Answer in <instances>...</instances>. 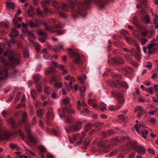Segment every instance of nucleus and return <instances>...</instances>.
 I'll return each instance as SVG.
<instances>
[{"label":"nucleus","instance_id":"f257e3e1","mask_svg":"<svg viewBox=\"0 0 158 158\" xmlns=\"http://www.w3.org/2000/svg\"><path fill=\"white\" fill-rule=\"evenodd\" d=\"M3 55L5 56H8L9 60V61L7 62L2 57H1L0 61L4 64L10 66L20 64V60L19 58V56L18 54L11 50H8L4 53Z\"/></svg>","mask_w":158,"mask_h":158},{"label":"nucleus","instance_id":"f03ea898","mask_svg":"<svg viewBox=\"0 0 158 158\" xmlns=\"http://www.w3.org/2000/svg\"><path fill=\"white\" fill-rule=\"evenodd\" d=\"M81 123L80 121H78L74 125H73L71 127L70 130L67 129L66 127H65V129L67 132L70 131L74 132L80 130L81 128Z\"/></svg>","mask_w":158,"mask_h":158},{"label":"nucleus","instance_id":"7ed1b4c3","mask_svg":"<svg viewBox=\"0 0 158 158\" xmlns=\"http://www.w3.org/2000/svg\"><path fill=\"white\" fill-rule=\"evenodd\" d=\"M11 133L8 132H4L2 127H0V141L2 140L8 139L10 136Z\"/></svg>","mask_w":158,"mask_h":158},{"label":"nucleus","instance_id":"20e7f679","mask_svg":"<svg viewBox=\"0 0 158 158\" xmlns=\"http://www.w3.org/2000/svg\"><path fill=\"white\" fill-rule=\"evenodd\" d=\"M68 52L71 56L74 58V62L76 63H78L80 62V56L78 53H75L71 48H70L68 51Z\"/></svg>","mask_w":158,"mask_h":158},{"label":"nucleus","instance_id":"39448f33","mask_svg":"<svg viewBox=\"0 0 158 158\" xmlns=\"http://www.w3.org/2000/svg\"><path fill=\"white\" fill-rule=\"evenodd\" d=\"M63 114H60V116L61 118H63L65 117L64 113L66 112L69 114H72L75 113V110L71 108H67L66 107H64L62 109Z\"/></svg>","mask_w":158,"mask_h":158},{"label":"nucleus","instance_id":"423d86ee","mask_svg":"<svg viewBox=\"0 0 158 158\" xmlns=\"http://www.w3.org/2000/svg\"><path fill=\"white\" fill-rule=\"evenodd\" d=\"M18 15L17 14H16L15 15V17L13 19V22L14 24L18 28H19L21 27L20 23L22 20L21 17L17 18V17Z\"/></svg>","mask_w":158,"mask_h":158},{"label":"nucleus","instance_id":"0eeeda50","mask_svg":"<svg viewBox=\"0 0 158 158\" xmlns=\"http://www.w3.org/2000/svg\"><path fill=\"white\" fill-rule=\"evenodd\" d=\"M25 130L27 133V135L28 139L30 140L31 143L35 144L37 141L36 139L34 137H31L30 134V130L29 128L26 127Z\"/></svg>","mask_w":158,"mask_h":158},{"label":"nucleus","instance_id":"6e6552de","mask_svg":"<svg viewBox=\"0 0 158 158\" xmlns=\"http://www.w3.org/2000/svg\"><path fill=\"white\" fill-rule=\"evenodd\" d=\"M43 24L45 26V27L47 30L48 31H51V28L49 27L47 23L44 22H42V21L40 20H38L36 21V26H38L40 25H42Z\"/></svg>","mask_w":158,"mask_h":158},{"label":"nucleus","instance_id":"1a4fd4ad","mask_svg":"<svg viewBox=\"0 0 158 158\" xmlns=\"http://www.w3.org/2000/svg\"><path fill=\"white\" fill-rule=\"evenodd\" d=\"M156 44L153 43L151 44L148 46L147 48L148 50V53L149 54H152L155 51L154 47Z\"/></svg>","mask_w":158,"mask_h":158},{"label":"nucleus","instance_id":"9d476101","mask_svg":"<svg viewBox=\"0 0 158 158\" xmlns=\"http://www.w3.org/2000/svg\"><path fill=\"white\" fill-rule=\"evenodd\" d=\"M54 65L56 67L58 68L60 70L63 71V74L64 75L67 73V70L64 69V66L62 65L58 64L57 63L52 62Z\"/></svg>","mask_w":158,"mask_h":158},{"label":"nucleus","instance_id":"9b49d317","mask_svg":"<svg viewBox=\"0 0 158 158\" xmlns=\"http://www.w3.org/2000/svg\"><path fill=\"white\" fill-rule=\"evenodd\" d=\"M8 76L7 70L4 69L2 72H0V80H4Z\"/></svg>","mask_w":158,"mask_h":158},{"label":"nucleus","instance_id":"f8f14e48","mask_svg":"<svg viewBox=\"0 0 158 158\" xmlns=\"http://www.w3.org/2000/svg\"><path fill=\"white\" fill-rule=\"evenodd\" d=\"M139 1L140 2L137 3L136 5V7L137 8L139 7L143 8L145 6L147 2V0H139Z\"/></svg>","mask_w":158,"mask_h":158},{"label":"nucleus","instance_id":"ddd939ff","mask_svg":"<svg viewBox=\"0 0 158 158\" xmlns=\"http://www.w3.org/2000/svg\"><path fill=\"white\" fill-rule=\"evenodd\" d=\"M145 127V124L142 122V123L139 124V125H135L134 126V127L135 128L136 131L139 133H140V130H142V128Z\"/></svg>","mask_w":158,"mask_h":158},{"label":"nucleus","instance_id":"4468645a","mask_svg":"<svg viewBox=\"0 0 158 158\" xmlns=\"http://www.w3.org/2000/svg\"><path fill=\"white\" fill-rule=\"evenodd\" d=\"M137 110H139L140 112V113L137 116V117L140 118L141 115L144 112V111L143 110V108L140 106H137L136 107L134 110V111L135 112Z\"/></svg>","mask_w":158,"mask_h":158},{"label":"nucleus","instance_id":"2eb2a0df","mask_svg":"<svg viewBox=\"0 0 158 158\" xmlns=\"http://www.w3.org/2000/svg\"><path fill=\"white\" fill-rule=\"evenodd\" d=\"M75 121V119L70 116H68L65 120V122L66 123L72 124Z\"/></svg>","mask_w":158,"mask_h":158},{"label":"nucleus","instance_id":"dca6fc26","mask_svg":"<svg viewBox=\"0 0 158 158\" xmlns=\"http://www.w3.org/2000/svg\"><path fill=\"white\" fill-rule=\"evenodd\" d=\"M126 40L127 43L129 44H131L134 43L135 45L137 46V43L136 41L133 40L130 38L126 37Z\"/></svg>","mask_w":158,"mask_h":158},{"label":"nucleus","instance_id":"f3484780","mask_svg":"<svg viewBox=\"0 0 158 158\" xmlns=\"http://www.w3.org/2000/svg\"><path fill=\"white\" fill-rule=\"evenodd\" d=\"M18 34V31L16 30L15 28H14L11 31L9 35L11 37L13 38L17 36Z\"/></svg>","mask_w":158,"mask_h":158},{"label":"nucleus","instance_id":"a211bd4d","mask_svg":"<svg viewBox=\"0 0 158 158\" xmlns=\"http://www.w3.org/2000/svg\"><path fill=\"white\" fill-rule=\"evenodd\" d=\"M123 74L124 75L127 73H131L133 72L132 69L129 67H127L123 69Z\"/></svg>","mask_w":158,"mask_h":158},{"label":"nucleus","instance_id":"6ab92c4d","mask_svg":"<svg viewBox=\"0 0 158 158\" xmlns=\"http://www.w3.org/2000/svg\"><path fill=\"white\" fill-rule=\"evenodd\" d=\"M131 55H132L133 56H135L136 58L138 59L140 58V55L136 52L135 49H131Z\"/></svg>","mask_w":158,"mask_h":158},{"label":"nucleus","instance_id":"aec40b11","mask_svg":"<svg viewBox=\"0 0 158 158\" xmlns=\"http://www.w3.org/2000/svg\"><path fill=\"white\" fill-rule=\"evenodd\" d=\"M78 80L82 84L84 83L85 80L86 78V76L84 74L80 76H78Z\"/></svg>","mask_w":158,"mask_h":158},{"label":"nucleus","instance_id":"412c9836","mask_svg":"<svg viewBox=\"0 0 158 158\" xmlns=\"http://www.w3.org/2000/svg\"><path fill=\"white\" fill-rule=\"evenodd\" d=\"M34 9L33 7L30 6L29 7L27 15L29 17H31L34 16Z\"/></svg>","mask_w":158,"mask_h":158},{"label":"nucleus","instance_id":"4be33fe9","mask_svg":"<svg viewBox=\"0 0 158 158\" xmlns=\"http://www.w3.org/2000/svg\"><path fill=\"white\" fill-rule=\"evenodd\" d=\"M142 19L146 23L148 24L150 23L149 17L148 15H144L142 18Z\"/></svg>","mask_w":158,"mask_h":158},{"label":"nucleus","instance_id":"5701e85b","mask_svg":"<svg viewBox=\"0 0 158 158\" xmlns=\"http://www.w3.org/2000/svg\"><path fill=\"white\" fill-rule=\"evenodd\" d=\"M88 103L89 104L92 105L94 107H95L97 105L96 102V99H88Z\"/></svg>","mask_w":158,"mask_h":158},{"label":"nucleus","instance_id":"b1692460","mask_svg":"<svg viewBox=\"0 0 158 158\" xmlns=\"http://www.w3.org/2000/svg\"><path fill=\"white\" fill-rule=\"evenodd\" d=\"M6 6L8 8L14 9L15 7L14 4L11 2H6Z\"/></svg>","mask_w":158,"mask_h":158},{"label":"nucleus","instance_id":"393cba45","mask_svg":"<svg viewBox=\"0 0 158 158\" xmlns=\"http://www.w3.org/2000/svg\"><path fill=\"white\" fill-rule=\"evenodd\" d=\"M85 89L86 88L85 86H82L79 89V90L80 92V96L81 97H83L84 96V94Z\"/></svg>","mask_w":158,"mask_h":158},{"label":"nucleus","instance_id":"a878e982","mask_svg":"<svg viewBox=\"0 0 158 158\" xmlns=\"http://www.w3.org/2000/svg\"><path fill=\"white\" fill-rule=\"evenodd\" d=\"M119 108V106L116 105H111L109 107V110L111 111L115 110L118 109Z\"/></svg>","mask_w":158,"mask_h":158},{"label":"nucleus","instance_id":"bb28decb","mask_svg":"<svg viewBox=\"0 0 158 158\" xmlns=\"http://www.w3.org/2000/svg\"><path fill=\"white\" fill-rule=\"evenodd\" d=\"M44 111V110L42 109L38 110L37 112V116L39 117L40 118H42V117L43 116Z\"/></svg>","mask_w":158,"mask_h":158},{"label":"nucleus","instance_id":"cd10ccee","mask_svg":"<svg viewBox=\"0 0 158 158\" xmlns=\"http://www.w3.org/2000/svg\"><path fill=\"white\" fill-rule=\"evenodd\" d=\"M89 112V110L86 108H84L80 112L81 114L83 116H86Z\"/></svg>","mask_w":158,"mask_h":158},{"label":"nucleus","instance_id":"c85d7f7f","mask_svg":"<svg viewBox=\"0 0 158 158\" xmlns=\"http://www.w3.org/2000/svg\"><path fill=\"white\" fill-rule=\"evenodd\" d=\"M70 102V100L69 98H63L62 99L61 103H63L64 104H67L69 103Z\"/></svg>","mask_w":158,"mask_h":158},{"label":"nucleus","instance_id":"c756f323","mask_svg":"<svg viewBox=\"0 0 158 158\" xmlns=\"http://www.w3.org/2000/svg\"><path fill=\"white\" fill-rule=\"evenodd\" d=\"M22 25L23 27V29L22 31L23 32H27L28 31V29L27 27V26L28 25L27 24H25L24 23H22Z\"/></svg>","mask_w":158,"mask_h":158},{"label":"nucleus","instance_id":"7c9ffc66","mask_svg":"<svg viewBox=\"0 0 158 158\" xmlns=\"http://www.w3.org/2000/svg\"><path fill=\"white\" fill-rule=\"evenodd\" d=\"M112 94L114 97H116L118 98H122L123 96V95L122 94L118 92L116 93L112 92Z\"/></svg>","mask_w":158,"mask_h":158},{"label":"nucleus","instance_id":"2f4dec72","mask_svg":"<svg viewBox=\"0 0 158 158\" xmlns=\"http://www.w3.org/2000/svg\"><path fill=\"white\" fill-rule=\"evenodd\" d=\"M95 3L98 4L101 7H104L106 5L102 0H96Z\"/></svg>","mask_w":158,"mask_h":158},{"label":"nucleus","instance_id":"473e14b6","mask_svg":"<svg viewBox=\"0 0 158 158\" xmlns=\"http://www.w3.org/2000/svg\"><path fill=\"white\" fill-rule=\"evenodd\" d=\"M145 150L143 147H141L139 148L137 152L139 154H143L144 153Z\"/></svg>","mask_w":158,"mask_h":158},{"label":"nucleus","instance_id":"72a5a7b5","mask_svg":"<svg viewBox=\"0 0 158 158\" xmlns=\"http://www.w3.org/2000/svg\"><path fill=\"white\" fill-rule=\"evenodd\" d=\"M26 33L28 34L29 36L32 39H35L36 38V37L33 34L32 32L29 31L28 30V31Z\"/></svg>","mask_w":158,"mask_h":158},{"label":"nucleus","instance_id":"f704fd0d","mask_svg":"<svg viewBox=\"0 0 158 158\" xmlns=\"http://www.w3.org/2000/svg\"><path fill=\"white\" fill-rule=\"evenodd\" d=\"M53 117V113L51 112H48L46 115V118L48 120L52 119Z\"/></svg>","mask_w":158,"mask_h":158},{"label":"nucleus","instance_id":"c9c22d12","mask_svg":"<svg viewBox=\"0 0 158 158\" xmlns=\"http://www.w3.org/2000/svg\"><path fill=\"white\" fill-rule=\"evenodd\" d=\"M51 89L48 87H46L44 90V93L47 95L51 93Z\"/></svg>","mask_w":158,"mask_h":158},{"label":"nucleus","instance_id":"e433bc0d","mask_svg":"<svg viewBox=\"0 0 158 158\" xmlns=\"http://www.w3.org/2000/svg\"><path fill=\"white\" fill-rule=\"evenodd\" d=\"M64 78L65 79L69 81H75V79L74 77H71L69 75H68L66 77H64Z\"/></svg>","mask_w":158,"mask_h":158},{"label":"nucleus","instance_id":"4c0bfd02","mask_svg":"<svg viewBox=\"0 0 158 158\" xmlns=\"http://www.w3.org/2000/svg\"><path fill=\"white\" fill-rule=\"evenodd\" d=\"M27 114L24 112L22 114V121L23 123H25L27 120Z\"/></svg>","mask_w":158,"mask_h":158},{"label":"nucleus","instance_id":"58836bf2","mask_svg":"<svg viewBox=\"0 0 158 158\" xmlns=\"http://www.w3.org/2000/svg\"><path fill=\"white\" fill-rule=\"evenodd\" d=\"M78 15H80L83 17H84L86 15H82V14H81V13L80 12H78L77 13H75L73 14V17L74 19H76L77 18V17Z\"/></svg>","mask_w":158,"mask_h":158},{"label":"nucleus","instance_id":"ea45409f","mask_svg":"<svg viewBox=\"0 0 158 158\" xmlns=\"http://www.w3.org/2000/svg\"><path fill=\"white\" fill-rule=\"evenodd\" d=\"M119 84V82L118 81H116L115 82H113L111 83L110 84V86L112 88H114V87H117H117V85Z\"/></svg>","mask_w":158,"mask_h":158},{"label":"nucleus","instance_id":"a19ab883","mask_svg":"<svg viewBox=\"0 0 158 158\" xmlns=\"http://www.w3.org/2000/svg\"><path fill=\"white\" fill-rule=\"evenodd\" d=\"M10 147L13 149H16L17 150H19V148L16 144H10Z\"/></svg>","mask_w":158,"mask_h":158},{"label":"nucleus","instance_id":"79ce46f5","mask_svg":"<svg viewBox=\"0 0 158 158\" xmlns=\"http://www.w3.org/2000/svg\"><path fill=\"white\" fill-rule=\"evenodd\" d=\"M31 95L34 99H35L37 97V94L34 90H32L31 92Z\"/></svg>","mask_w":158,"mask_h":158},{"label":"nucleus","instance_id":"37998d69","mask_svg":"<svg viewBox=\"0 0 158 158\" xmlns=\"http://www.w3.org/2000/svg\"><path fill=\"white\" fill-rule=\"evenodd\" d=\"M92 126L91 123H89L86 124L85 126V130L87 131L89 129L91 128V127Z\"/></svg>","mask_w":158,"mask_h":158},{"label":"nucleus","instance_id":"c03bdc74","mask_svg":"<svg viewBox=\"0 0 158 158\" xmlns=\"http://www.w3.org/2000/svg\"><path fill=\"white\" fill-rule=\"evenodd\" d=\"M140 133L141 132H140ZM148 133V131H142L141 132L142 136V137L145 139L147 137L146 135Z\"/></svg>","mask_w":158,"mask_h":158},{"label":"nucleus","instance_id":"a18cd8bd","mask_svg":"<svg viewBox=\"0 0 158 158\" xmlns=\"http://www.w3.org/2000/svg\"><path fill=\"white\" fill-rule=\"evenodd\" d=\"M79 135L77 133H76L73 135V139L74 140H76L79 138Z\"/></svg>","mask_w":158,"mask_h":158},{"label":"nucleus","instance_id":"49530a36","mask_svg":"<svg viewBox=\"0 0 158 158\" xmlns=\"http://www.w3.org/2000/svg\"><path fill=\"white\" fill-rule=\"evenodd\" d=\"M54 71L53 68H50V69H48V70L47 71L45 72V74H50L52 73Z\"/></svg>","mask_w":158,"mask_h":158},{"label":"nucleus","instance_id":"de8ad7c7","mask_svg":"<svg viewBox=\"0 0 158 158\" xmlns=\"http://www.w3.org/2000/svg\"><path fill=\"white\" fill-rule=\"evenodd\" d=\"M39 149L40 151V153H42L43 154L46 151V149L44 148L43 147H40L39 148Z\"/></svg>","mask_w":158,"mask_h":158},{"label":"nucleus","instance_id":"09e8293b","mask_svg":"<svg viewBox=\"0 0 158 158\" xmlns=\"http://www.w3.org/2000/svg\"><path fill=\"white\" fill-rule=\"evenodd\" d=\"M55 87L58 89L60 88L62 86V83L61 82H57L55 84Z\"/></svg>","mask_w":158,"mask_h":158},{"label":"nucleus","instance_id":"8fccbe9b","mask_svg":"<svg viewBox=\"0 0 158 158\" xmlns=\"http://www.w3.org/2000/svg\"><path fill=\"white\" fill-rule=\"evenodd\" d=\"M121 86L125 89H127L128 87L127 84L126 82H122L120 84Z\"/></svg>","mask_w":158,"mask_h":158},{"label":"nucleus","instance_id":"3c124183","mask_svg":"<svg viewBox=\"0 0 158 158\" xmlns=\"http://www.w3.org/2000/svg\"><path fill=\"white\" fill-rule=\"evenodd\" d=\"M147 91L149 93L151 94H153V88L152 87H150L147 90Z\"/></svg>","mask_w":158,"mask_h":158},{"label":"nucleus","instance_id":"603ef678","mask_svg":"<svg viewBox=\"0 0 158 158\" xmlns=\"http://www.w3.org/2000/svg\"><path fill=\"white\" fill-rule=\"evenodd\" d=\"M114 133V131L112 130H109L107 131V134L109 136H110L113 134Z\"/></svg>","mask_w":158,"mask_h":158},{"label":"nucleus","instance_id":"864d4df0","mask_svg":"<svg viewBox=\"0 0 158 158\" xmlns=\"http://www.w3.org/2000/svg\"><path fill=\"white\" fill-rule=\"evenodd\" d=\"M38 32L39 34L41 35H43L44 37H46V35L45 34V32L44 31H38Z\"/></svg>","mask_w":158,"mask_h":158},{"label":"nucleus","instance_id":"5fc2aeb1","mask_svg":"<svg viewBox=\"0 0 158 158\" xmlns=\"http://www.w3.org/2000/svg\"><path fill=\"white\" fill-rule=\"evenodd\" d=\"M15 43V41L14 39H11L10 40V42L7 43L9 47H10V44L14 45Z\"/></svg>","mask_w":158,"mask_h":158},{"label":"nucleus","instance_id":"6e6d98bb","mask_svg":"<svg viewBox=\"0 0 158 158\" xmlns=\"http://www.w3.org/2000/svg\"><path fill=\"white\" fill-rule=\"evenodd\" d=\"M152 66V64L151 63L149 62H148L147 63V64L145 66V67L150 69Z\"/></svg>","mask_w":158,"mask_h":158},{"label":"nucleus","instance_id":"4d7b16f0","mask_svg":"<svg viewBox=\"0 0 158 158\" xmlns=\"http://www.w3.org/2000/svg\"><path fill=\"white\" fill-rule=\"evenodd\" d=\"M36 89L38 93H40L42 92V88L40 87V86L39 85L36 86Z\"/></svg>","mask_w":158,"mask_h":158},{"label":"nucleus","instance_id":"13d9d810","mask_svg":"<svg viewBox=\"0 0 158 158\" xmlns=\"http://www.w3.org/2000/svg\"><path fill=\"white\" fill-rule=\"evenodd\" d=\"M68 7L65 4H64L62 7V9L64 11L67 10Z\"/></svg>","mask_w":158,"mask_h":158},{"label":"nucleus","instance_id":"bf43d9fd","mask_svg":"<svg viewBox=\"0 0 158 158\" xmlns=\"http://www.w3.org/2000/svg\"><path fill=\"white\" fill-rule=\"evenodd\" d=\"M57 34L59 35H62L64 33V31L62 30H59L56 31Z\"/></svg>","mask_w":158,"mask_h":158},{"label":"nucleus","instance_id":"052dcab7","mask_svg":"<svg viewBox=\"0 0 158 158\" xmlns=\"http://www.w3.org/2000/svg\"><path fill=\"white\" fill-rule=\"evenodd\" d=\"M34 80L36 82H37L40 79V77L39 75H37L35 76L33 78Z\"/></svg>","mask_w":158,"mask_h":158},{"label":"nucleus","instance_id":"680f3d73","mask_svg":"<svg viewBox=\"0 0 158 158\" xmlns=\"http://www.w3.org/2000/svg\"><path fill=\"white\" fill-rule=\"evenodd\" d=\"M117 63L118 64H122L123 63V58L118 59Z\"/></svg>","mask_w":158,"mask_h":158},{"label":"nucleus","instance_id":"e2e57ef3","mask_svg":"<svg viewBox=\"0 0 158 158\" xmlns=\"http://www.w3.org/2000/svg\"><path fill=\"white\" fill-rule=\"evenodd\" d=\"M34 47L36 51H38L40 48V47L39 45L37 44H34Z\"/></svg>","mask_w":158,"mask_h":158},{"label":"nucleus","instance_id":"0e129e2a","mask_svg":"<svg viewBox=\"0 0 158 158\" xmlns=\"http://www.w3.org/2000/svg\"><path fill=\"white\" fill-rule=\"evenodd\" d=\"M147 40L144 38H142L141 40V44L143 45H144L147 42Z\"/></svg>","mask_w":158,"mask_h":158},{"label":"nucleus","instance_id":"69168bd1","mask_svg":"<svg viewBox=\"0 0 158 158\" xmlns=\"http://www.w3.org/2000/svg\"><path fill=\"white\" fill-rule=\"evenodd\" d=\"M29 25L31 26V27L32 28H34L37 27L36 24V23H34L32 22H31L30 23Z\"/></svg>","mask_w":158,"mask_h":158},{"label":"nucleus","instance_id":"338daca9","mask_svg":"<svg viewBox=\"0 0 158 158\" xmlns=\"http://www.w3.org/2000/svg\"><path fill=\"white\" fill-rule=\"evenodd\" d=\"M59 15L63 18L66 17V15L65 14L61 11H59Z\"/></svg>","mask_w":158,"mask_h":158},{"label":"nucleus","instance_id":"774afa93","mask_svg":"<svg viewBox=\"0 0 158 158\" xmlns=\"http://www.w3.org/2000/svg\"><path fill=\"white\" fill-rule=\"evenodd\" d=\"M43 57L44 59H51V57L49 56L48 54H45V55H44L43 56Z\"/></svg>","mask_w":158,"mask_h":158}]
</instances>
